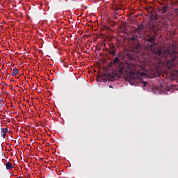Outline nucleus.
I'll list each match as a JSON object with an SVG mask.
<instances>
[{
    "label": "nucleus",
    "mask_w": 178,
    "mask_h": 178,
    "mask_svg": "<svg viewBox=\"0 0 178 178\" xmlns=\"http://www.w3.org/2000/svg\"><path fill=\"white\" fill-rule=\"evenodd\" d=\"M170 8L168 6H165L160 10L161 13H166Z\"/></svg>",
    "instance_id": "6"
},
{
    "label": "nucleus",
    "mask_w": 178,
    "mask_h": 178,
    "mask_svg": "<svg viewBox=\"0 0 178 178\" xmlns=\"http://www.w3.org/2000/svg\"><path fill=\"white\" fill-rule=\"evenodd\" d=\"M111 66H115V72L111 74V81L124 77H129V83L131 86H138L140 83L147 86V81L137 76V74L131 72V65L129 63H124L120 58V56H117L111 62Z\"/></svg>",
    "instance_id": "1"
},
{
    "label": "nucleus",
    "mask_w": 178,
    "mask_h": 178,
    "mask_svg": "<svg viewBox=\"0 0 178 178\" xmlns=\"http://www.w3.org/2000/svg\"><path fill=\"white\" fill-rule=\"evenodd\" d=\"M113 10H115V12H118V10H122V8H119V6H118V5H115L113 7Z\"/></svg>",
    "instance_id": "10"
},
{
    "label": "nucleus",
    "mask_w": 178,
    "mask_h": 178,
    "mask_svg": "<svg viewBox=\"0 0 178 178\" xmlns=\"http://www.w3.org/2000/svg\"><path fill=\"white\" fill-rule=\"evenodd\" d=\"M157 48H158V47H154V46H153L152 44L149 45V49H150L151 52H153L154 50L155 49H157Z\"/></svg>",
    "instance_id": "12"
},
{
    "label": "nucleus",
    "mask_w": 178,
    "mask_h": 178,
    "mask_svg": "<svg viewBox=\"0 0 178 178\" xmlns=\"http://www.w3.org/2000/svg\"><path fill=\"white\" fill-rule=\"evenodd\" d=\"M8 133V128L6 129H3L1 128V137H3V138H5V137H6V134Z\"/></svg>",
    "instance_id": "7"
},
{
    "label": "nucleus",
    "mask_w": 178,
    "mask_h": 178,
    "mask_svg": "<svg viewBox=\"0 0 178 178\" xmlns=\"http://www.w3.org/2000/svg\"><path fill=\"white\" fill-rule=\"evenodd\" d=\"M138 38H140L141 40H145L147 42L149 41V38H151V35H145L144 29H143V25H140L134 31V33L132 35V37L131 38V40L132 41H137Z\"/></svg>",
    "instance_id": "3"
},
{
    "label": "nucleus",
    "mask_w": 178,
    "mask_h": 178,
    "mask_svg": "<svg viewBox=\"0 0 178 178\" xmlns=\"http://www.w3.org/2000/svg\"><path fill=\"white\" fill-rule=\"evenodd\" d=\"M154 89L156 90V91H161V90H162V86H155L154 87Z\"/></svg>",
    "instance_id": "11"
},
{
    "label": "nucleus",
    "mask_w": 178,
    "mask_h": 178,
    "mask_svg": "<svg viewBox=\"0 0 178 178\" xmlns=\"http://www.w3.org/2000/svg\"><path fill=\"white\" fill-rule=\"evenodd\" d=\"M152 54L157 60H162V58H163L165 55H166L167 58H170L168 65L169 69H170L173 67V62L176 60V54H177V52L176 50L170 51L169 49H165L163 50V52H162V47H157L153 50Z\"/></svg>",
    "instance_id": "2"
},
{
    "label": "nucleus",
    "mask_w": 178,
    "mask_h": 178,
    "mask_svg": "<svg viewBox=\"0 0 178 178\" xmlns=\"http://www.w3.org/2000/svg\"><path fill=\"white\" fill-rule=\"evenodd\" d=\"M115 15L116 16H118V12H117V11L115 12Z\"/></svg>",
    "instance_id": "15"
},
{
    "label": "nucleus",
    "mask_w": 178,
    "mask_h": 178,
    "mask_svg": "<svg viewBox=\"0 0 178 178\" xmlns=\"http://www.w3.org/2000/svg\"><path fill=\"white\" fill-rule=\"evenodd\" d=\"M118 9H122V6L118 7Z\"/></svg>",
    "instance_id": "16"
},
{
    "label": "nucleus",
    "mask_w": 178,
    "mask_h": 178,
    "mask_svg": "<svg viewBox=\"0 0 178 178\" xmlns=\"http://www.w3.org/2000/svg\"><path fill=\"white\" fill-rule=\"evenodd\" d=\"M108 54L113 55V56H115L116 55V49L113 44L110 45V50L108 51Z\"/></svg>",
    "instance_id": "4"
},
{
    "label": "nucleus",
    "mask_w": 178,
    "mask_h": 178,
    "mask_svg": "<svg viewBox=\"0 0 178 178\" xmlns=\"http://www.w3.org/2000/svg\"><path fill=\"white\" fill-rule=\"evenodd\" d=\"M154 41H155V38L151 37V38H149L147 42H154Z\"/></svg>",
    "instance_id": "13"
},
{
    "label": "nucleus",
    "mask_w": 178,
    "mask_h": 178,
    "mask_svg": "<svg viewBox=\"0 0 178 178\" xmlns=\"http://www.w3.org/2000/svg\"><path fill=\"white\" fill-rule=\"evenodd\" d=\"M6 168L7 170H10V169H12L13 168V165L11 164L10 162H8L6 164Z\"/></svg>",
    "instance_id": "8"
},
{
    "label": "nucleus",
    "mask_w": 178,
    "mask_h": 178,
    "mask_svg": "<svg viewBox=\"0 0 178 178\" xmlns=\"http://www.w3.org/2000/svg\"><path fill=\"white\" fill-rule=\"evenodd\" d=\"M134 51L135 52H137V53L140 52V51H141V44H139V43L137 44H134Z\"/></svg>",
    "instance_id": "5"
},
{
    "label": "nucleus",
    "mask_w": 178,
    "mask_h": 178,
    "mask_svg": "<svg viewBox=\"0 0 178 178\" xmlns=\"http://www.w3.org/2000/svg\"><path fill=\"white\" fill-rule=\"evenodd\" d=\"M152 45H153V47H156V42H152Z\"/></svg>",
    "instance_id": "14"
},
{
    "label": "nucleus",
    "mask_w": 178,
    "mask_h": 178,
    "mask_svg": "<svg viewBox=\"0 0 178 178\" xmlns=\"http://www.w3.org/2000/svg\"><path fill=\"white\" fill-rule=\"evenodd\" d=\"M16 74H19V70L16 67H14L13 70V76H16Z\"/></svg>",
    "instance_id": "9"
}]
</instances>
